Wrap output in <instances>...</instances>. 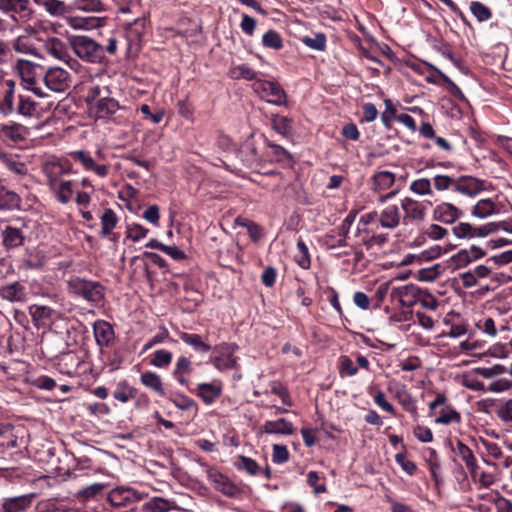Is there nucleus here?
I'll return each mask as SVG.
<instances>
[{"label":"nucleus","instance_id":"1","mask_svg":"<svg viewBox=\"0 0 512 512\" xmlns=\"http://www.w3.org/2000/svg\"><path fill=\"white\" fill-rule=\"evenodd\" d=\"M110 94L108 86L91 84L87 87L85 102L91 117L109 119L121 108L119 102Z\"/></svg>","mask_w":512,"mask_h":512},{"label":"nucleus","instance_id":"2","mask_svg":"<svg viewBox=\"0 0 512 512\" xmlns=\"http://www.w3.org/2000/svg\"><path fill=\"white\" fill-rule=\"evenodd\" d=\"M67 289L69 294L95 304L100 303L105 296V288L101 283L79 276L69 278Z\"/></svg>","mask_w":512,"mask_h":512},{"label":"nucleus","instance_id":"3","mask_svg":"<svg viewBox=\"0 0 512 512\" xmlns=\"http://www.w3.org/2000/svg\"><path fill=\"white\" fill-rule=\"evenodd\" d=\"M75 54L84 61L98 63L104 58V48L87 36H74L70 41Z\"/></svg>","mask_w":512,"mask_h":512},{"label":"nucleus","instance_id":"4","mask_svg":"<svg viewBox=\"0 0 512 512\" xmlns=\"http://www.w3.org/2000/svg\"><path fill=\"white\" fill-rule=\"evenodd\" d=\"M14 69L26 90L33 92L40 98L47 96L43 89L37 86V65L34 62L26 59H18Z\"/></svg>","mask_w":512,"mask_h":512},{"label":"nucleus","instance_id":"5","mask_svg":"<svg viewBox=\"0 0 512 512\" xmlns=\"http://www.w3.org/2000/svg\"><path fill=\"white\" fill-rule=\"evenodd\" d=\"M41 32L34 29L26 30L25 34L19 35L12 42V47L17 53L33 56L43 60L44 53L40 49Z\"/></svg>","mask_w":512,"mask_h":512},{"label":"nucleus","instance_id":"6","mask_svg":"<svg viewBox=\"0 0 512 512\" xmlns=\"http://www.w3.org/2000/svg\"><path fill=\"white\" fill-rule=\"evenodd\" d=\"M431 206V201H419L408 196L402 198L400 200V207L403 211V223L408 225L423 222Z\"/></svg>","mask_w":512,"mask_h":512},{"label":"nucleus","instance_id":"7","mask_svg":"<svg viewBox=\"0 0 512 512\" xmlns=\"http://www.w3.org/2000/svg\"><path fill=\"white\" fill-rule=\"evenodd\" d=\"M439 406H442V408L439 411V415L435 418V423L442 425L461 423V414L448 403V398L444 393H438L434 400L428 404L430 413L435 411Z\"/></svg>","mask_w":512,"mask_h":512},{"label":"nucleus","instance_id":"8","mask_svg":"<svg viewBox=\"0 0 512 512\" xmlns=\"http://www.w3.org/2000/svg\"><path fill=\"white\" fill-rule=\"evenodd\" d=\"M253 90L268 103L282 106L286 104V93L280 85L273 81L256 80Z\"/></svg>","mask_w":512,"mask_h":512},{"label":"nucleus","instance_id":"9","mask_svg":"<svg viewBox=\"0 0 512 512\" xmlns=\"http://www.w3.org/2000/svg\"><path fill=\"white\" fill-rule=\"evenodd\" d=\"M40 49L44 58L50 56L55 60L66 62L70 58L68 47L65 42L56 36L41 33Z\"/></svg>","mask_w":512,"mask_h":512},{"label":"nucleus","instance_id":"10","mask_svg":"<svg viewBox=\"0 0 512 512\" xmlns=\"http://www.w3.org/2000/svg\"><path fill=\"white\" fill-rule=\"evenodd\" d=\"M146 495L132 487L118 486L113 488L107 495V501L114 507H127L140 500Z\"/></svg>","mask_w":512,"mask_h":512},{"label":"nucleus","instance_id":"11","mask_svg":"<svg viewBox=\"0 0 512 512\" xmlns=\"http://www.w3.org/2000/svg\"><path fill=\"white\" fill-rule=\"evenodd\" d=\"M43 82L49 90L56 93H63L70 86L71 75L66 69L51 67L45 72Z\"/></svg>","mask_w":512,"mask_h":512},{"label":"nucleus","instance_id":"12","mask_svg":"<svg viewBox=\"0 0 512 512\" xmlns=\"http://www.w3.org/2000/svg\"><path fill=\"white\" fill-rule=\"evenodd\" d=\"M238 349L235 343H221L215 347L218 355L212 358L214 367L219 371H227L237 367V358L234 353Z\"/></svg>","mask_w":512,"mask_h":512},{"label":"nucleus","instance_id":"13","mask_svg":"<svg viewBox=\"0 0 512 512\" xmlns=\"http://www.w3.org/2000/svg\"><path fill=\"white\" fill-rule=\"evenodd\" d=\"M387 390L397 399L402 408L412 417H418L416 400L404 384L396 381L389 382Z\"/></svg>","mask_w":512,"mask_h":512},{"label":"nucleus","instance_id":"14","mask_svg":"<svg viewBox=\"0 0 512 512\" xmlns=\"http://www.w3.org/2000/svg\"><path fill=\"white\" fill-rule=\"evenodd\" d=\"M206 474L215 489L225 496L234 498L240 495L241 489L216 468L206 466Z\"/></svg>","mask_w":512,"mask_h":512},{"label":"nucleus","instance_id":"15","mask_svg":"<svg viewBox=\"0 0 512 512\" xmlns=\"http://www.w3.org/2000/svg\"><path fill=\"white\" fill-rule=\"evenodd\" d=\"M69 156L79 164H81L84 171L93 172L98 177L104 178L109 173V166L107 164L98 163L89 151L75 150L69 153Z\"/></svg>","mask_w":512,"mask_h":512},{"label":"nucleus","instance_id":"16","mask_svg":"<svg viewBox=\"0 0 512 512\" xmlns=\"http://www.w3.org/2000/svg\"><path fill=\"white\" fill-rule=\"evenodd\" d=\"M486 190V181L471 175L456 177L454 192L473 198Z\"/></svg>","mask_w":512,"mask_h":512},{"label":"nucleus","instance_id":"17","mask_svg":"<svg viewBox=\"0 0 512 512\" xmlns=\"http://www.w3.org/2000/svg\"><path fill=\"white\" fill-rule=\"evenodd\" d=\"M16 84L13 80H5L0 90V114L10 116L17 109Z\"/></svg>","mask_w":512,"mask_h":512},{"label":"nucleus","instance_id":"18","mask_svg":"<svg viewBox=\"0 0 512 512\" xmlns=\"http://www.w3.org/2000/svg\"><path fill=\"white\" fill-rule=\"evenodd\" d=\"M93 334L101 353L105 348H110L115 341L114 328L105 320H97L93 323Z\"/></svg>","mask_w":512,"mask_h":512},{"label":"nucleus","instance_id":"19","mask_svg":"<svg viewBox=\"0 0 512 512\" xmlns=\"http://www.w3.org/2000/svg\"><path fill=\"white\" fill-rule=\"evenodd\" d=\"M34 493L3 497L0 500V512H27L35 499Z\"/></svg>","mask_w":512,"mask_h":512},{"label":"nucleus","instance_id":"20","mask_svg":"<svg viewBox=\"0 0 512 512\" xmlns=\"http://www.w3.org/2000/svg\"><path fill=\"white\" fill-rule=\"evenodd\" d=\"M493 227L494 225L489 223L476 227L467 222H460L452 228V231L457 238L472 239L488 236Z\"/></svg>","mask_w":512,"mask_h":512},{"label":"nucleus","instance_id":"21","mask_svg":"<svg viewBox=\"0 0 512 512\" xmlns=\"http://www.w3.org/2000/svg\"><path fill=\"white\" fill-rule=\"evenodd\" d=\"M43 172L47 178V185H50L62 181L64 175L72 173V167L69 161L53 160L45 163Z\"/></svg>","mask_w":512,"mask_h":512},{"label":"nucleus","instance_id":"22","mask_svg":"<svg viewBox=\"0 0 512 512\" xmlns=\"http://www.w3.org/2000/svg\"><path fill=\"white\" fill-rule=\"evenodd\" d=\"M419 287L415 284H406L393 287L390 292L392 300L398 301L402 307H412L417 304Z\"/></svg>","mask_w":512,"mask_h":512},{"label":"nucleus","instance_id":"23","mask_svg":"<svg viewBox=\"0 0 512 512\" xmlns=\"http://www.w3.org/2000/svg\"><path fill=\"white\" fill-rule=\"evenodd\" d=\"M15 114L24 118H40L43 108L31 96L18 94Z\"/></svg>","mask_w":512,"mask_h":512},{"label":"nucleus","instance_id":"24","mask_svg":"<svg viewBox=\"0 0 512 512\" xmlns=\"http://www.w3.org/2000/svg\"><path fill=\"white\" fill-rule=\"evenodd\" d=\"M463 214L461 209L449 202H442L433 209V219L444 224H453Z\"/></svg>","mask_w":512,"mask_h":512},{"label":"nucleus","instance_id":"25","mask_svg":"<svg viewBox=\"0 0 512 512\" xmlns=\"http://www.w3.org/2000/svg\"><path fill=\"white\" fill-rule=\"evenodd\" d=\"M25 238L23 229L12 225L5 226L1 231V243L7 251L23 246Z\"/></svg>","mask_w":512,"mask_h":512},{"label":"nucleus","instance_id":"26","mask_svg":"<svg viewBox=\"0 0 512 512\" xmlns=\"http://www.w3.org/2000/svg\"><path fill=\"white\" fill-rule=\"evenodd\" d=\"M484 255V251L476 246H472L470 249H462L450 258V266L454 269H461Z\"/></svg>","mask_w":512,"mask_h":512},{"label":"nucleus","instance_id":"27","mask_svg":"<svg viewBox=\"0 0 512 512\" xmlns=\"http://www.w3.org/2000/svg\"><path fill=\"white\" fill-rule=\"evenodd\" d=\"M492 271L487 265H478L459 274L463 287L471 288L480 284L483 279L490 277Z\"/></svg>","mask_w":512,"mask_h":512},{"label":"nucleus","instance_id":"28","mask_svg":"<svg viewBox=\"0 0 512 512\" xmlns=\"http://www.w3.org/2000/svg\"><path fill=\"white\" fill-rule=\"evenodd\" d=\"M106 20V17L70 16L67 17L66 22L69 27L75 30H92L103 27Z\"/></svg>","mask_w":512,"mask_h":512},{"label":"nucleus","instance_id":"29","mask_svg":"<svg viewBox=\"0 0 512 512\" xmlns=\"http://www.w3.org/2000/svg\"><path fill=\"white\" fill-rule=\"evenodd\" d=\"M401 221H403V216L399 207L395 204L386 206L379 214V224L384 229L394 230L400 225Z\"/></svg>","mask_w":512,"mask_h":512},{"label":"nucleus","instance_id":"30","mask_svg":"<svg viewBox=\"0 0 512 512\" xmlns=\"http://www.w3.org/2000/svg\"><path fill=\"white\" fill-rule=\"evenodd\" d=\"M370 182V189L374 193L380 194L394 186L396 175L387 170L378 171L372 175Z\"/></svg>","mask_w":512,"mask_h":512},{"label":"nucleus","instance_id":"31","mask_svg":"<svg viewBox=\"0 0 512 512\" xmlns=\"http://www.w3.org/2000/svg\"><path fill=\"white\" fill-rule=\"evenodd\" d=\"M455 451L460 459L464 462L467 470L471 475V478L476 480L479 465L472 449L462 441H457Z\"/></svg>","mask_w":512,"mask_h":512},{"label":"nucleus","instance_id":"32","mask_svg":"<svg viewBox=\"0 0 512 512\" xmlns=\"http://www.w3.org/2000/svg\"><path fill=\"white\" fill-rule=\"evenodd\" d=\"M195 393L202 401L210 405L214 403L222 394V386L216 382L198 384Z\"/></svg>","mask_w":512,"mask_h":512},{"label":"nucleus","instance_id":"33","mask_svg":"<svg viewBox=\"0 0 512 512\" xmlns=\"http://www.w3.org/2000/svg\"><path fill=\"white\" fill-rule=\"evenodd\" d=\"M192 370V362L190 359L186 356H179L172 370V376L179 385L188 387L189 381L187 379V375H189Z\"/></svg>","mask_w":512,"mask_h":512},{"label":"nucleus","instance_id":"34","mask_svg":"<svg viewBox=\"0 0 512 512\" xmlns=\"http://www.w3.org/2000/svg\"><path fill=\"white\" fill-rule=\"evenodd\" d=\"M347 228H336L326 233L321 240L326 249H335L347 245Z\"/></svg>","mask_w":512,"mask_h":512},{"label":"nucleus","instance_id":"35","mask_svg":"<svg viewBox=\"0 0 512 512\" xmlns=\"http://www.w3.org/2000/svg\"><path fill=\"white\" fill-rule=\"evenodd\" d=\"M21 206V197L6 186L0 184V211H12Z\"/></svg>","mask_w":512,"mask_h":512},{"label":"nucleus","instance_id":"36","mask_svg":"<svg viewBox=\"0 0 512 512\" xmlns=\"http://www.w3.org/2000/svg\"><path fill=\"white\" fill-rule=\"evenodd\" d=\"M1 135L12 142H20L27 138L29 130L20 123H9L1 127Z\"/></svg>","mask_w":512,"mask_h":512},{"label":"nucleus","instance_id":"37","mask_svg":"<svg viewBox=\"0 0 512 512\" xmlns=\"http://www.w3.org/2000/svg\"><path fill=\"white\" fill-rule=\"evenodd\" d=\"M48 187L59 203L68 204L71 201L73 196L71 180L58 181L55 184L48 185Z\"/></svg>","mask_w":512,"mask_h":512},{"label":"nucleus","instance_id":"38","mask_svg":"<svg viewBox=\"0 0 512 512\" xmlns=\"http://www.w3.org/2000/svg\"><path fill=\"white\" fill-rule=\"evenodd\" d=\"M264 433L291 435L294 432L293 424L285 418L266 421L262 427Z\"/></svg>","mask_w":512,"mask_h":512},{"label":"nucleus","instance_id":"39","mask_svg":"<svg viewBox=\"0 0 512 512\" xmlns=\"http://www.w3.org/2000/svg\"><path fill=\"white\" fill-rule=\"evenodd\" d=\"M0 296L9 302H23L26 298L25 288L19 282H13L0 289Z\"/></svg>","mask_w":512,"mask_h":512},{"label":"nucleus","instance_id":"40","mask_svg":"<svg viewBox=\"0 0 512 512\" xmlns=\"http://www.w3.org/2000/svg\"><path fill=\"white\" fill-rule=\"evenodd\" d=\"M138 390L131 386L127 380L119 381L113 391V397L121 402L127 403L136 398Z\"/></svg>","mask_w":512,"mask_h":512},{"label":"nucleus","instance_id":"41","mask_svg":"<svg viewBox=\"0 0 512 512\" xmlns=\"http://www.w3.org/2000/svg\"><path fill=\"white\" fill-rule=\"evenodd\" d=\"M141 383L152 390L154 393L163 396L165 395V389L161 377L152 371L143 372L140 376Z\"/></svg>","mask_w":512,"mask_h":512},{"label":"nucleus","instance_id":"42","mask_svg":"<svg viewBox=\"0 0 512 512\" xmlns=\"http://www.w3.org/2000/svg\"><path fill=\"white\" fill-rule=\"evenodd\" d=\"M174 509L175 502L162 497H153L143 505L145 512H169Z\"/></svg>","mask_w":512,"mask_h":512},{"label":"nucleus","instance_id":"43","mask_svg":"<svg viewBox=\"0 0 512 512\" xmlns=\"http://www.w3.org/2000/svg\"><path fill=\"white\" fill-rule=\"evenodd\" d=\"M496 212V204L495 202L490 198L480 199L471 210V215L479 218L484 219L491 215H493Z\"/></svg>","mask_w":512,"mask_h":512},{"label":"nucleus","instance_id":"44","mask_svg":"<svg viewBox=\"0 0 512 512\" xmlns=\"http://www.w3.org/2000/svg\"><path fill=\"white\" fill-rule=\"evenodd\" d=\"M426 463L429 467V471L436 485L442 483V477L440 474L441 463L438 457V454L435 449L427 448L426 449Z\"/></svg>","mask_w":512,"mask_h":512},{"label":"nucleus","instance_id":"45","mask_svg":"<svg viewBox=\"0 0 512 512\" xmlns=\"http://www.w3.org/2000/svg\"><path fill=\"white\" fill-rule=\"evenodd\" d=\"M179 337L185 344L191 346L196 352L207 353L211 350V346L204 342L199 334L180 332Z\"/></svg>","mask_w":512,"mask_h":512},{"label":"nucleus","instance_id":"46","mask_svg":"<svg viewBox=\"0 0 512 512\" xmlns=\"http://www.w3.org/2000/svg\"><path fill=\"white\" fill-rule=\"evenodd\" d=\"M494 414L504 425H512V398L498 401L494 405Z\"/></svg>","mask_w":512,"mask_h":512},{"label":"nucleus","instance_id":"47","mask_svg":"<svg viewBox=\"0 0 512 512\" xmlns=\"http://www.w3.org/2000/svg\"><path fill=\"white\" fill-rule=\"evenodd\" d=\"M273 130L284 138L292 136V119L286 116L273 115L271 118Z\"/></svg>","mask_w":512,"mask_h":512},{"label":"nucleus","instance_id":"48","mask_svg":"<svg viewBox=\"0 0 512 512\" xmlns=\"http://www.w3.org/2000/svg\"><path fill=\"white\" fill-rule=\"evenodd\" d=\"M264 142L268 148L271 149V160L276 162H285L292 159L291 154L282 146L274 143L268 138H264Z\"/></svg>","mask_w":512,"mask_h":512},{"label":"nucleus","instance_id":"49","mask_svg":"<svg viewBox=\"0 0 512 512\" xmlns=\"http://www.w3.org/2000/svg\"><path fill=\"white\" fill-rule=\"evenodd\" d=\"M455 182H456V177H452V176L444 175V174H436L432 178L433 186L438 192H443V191H448V190L454 192Z\"/></svg>","mask_w":512,"mask_h":512},{"label":"nucleus","instance_id":"50","mask_svg":"<svg viewBox=\"0 0 512 512\" xmlns=\"http://www.w3.org/2000/svg\"><path fill=\"white\" fill-rule=\"evenodd\" d=\"M294 260L303 269H309L311 266L309 250L302 239L297 241V253L294 256Z\"/></svg>","mask_w":512,"mask_h":512},{"label":"nucleus","instance_id":"51","mask_svg":"<svg viewBox=\"0 0 512 512\" xmlns=\"http://www.w3.org/2000/svg\"><path fill=\"white\" fill-rule=\"evenodd\" d=\"M73 9L83 12L98 13L105 10L101 0H76Z\"/></svg>","mask_w":512,"mask_h":512},{"label":"nucleus","instance_id":"52","mask_svg":"<svg viewBox=\"0 0 512 512\" xmlns=\"http://www.w3.org/2000/svg\"><path fill=\"white\" fill-rule=\"evenodd\" d=\"M476 327L481 332L487 334L488 336L494 338L497 336L498 330H505L506 327L504 325H501L500 328L496 326V323L494 319L491 317H484L482 319H479L476 322Z\"/></svg>","mask_w":512,"mask_h":512},{"label":"nucleus","instance_id":"53","mask_svg":"<svg viewBox=\"0 0 512 512\" xmlns=\"http://www.w3.org/2000/svg\"><path fill=\"white\" fill-rule=\"evenodd\" d=\"M118 222L116 213L108 208L105 209L101 216V233L104 236H107L111 233V231L116 227Z\"/></svg>","mask_w":512,"mask_h":512},{"label":"nucleus","instance_id":"54","mask_svg":"<svg viewBox=\"0 0 512 512\" xmlns=\"http://www.w3.org/2000/svg\"><path fill=\"white\" fill-rule=\"evenodd\" d=\"M410 191L418 196H426L432 194V180L428 178H418L411 182Z\"/></svg>","mask_w":512,"mask_h":512},{"label":"nucleus","instance_id":"55","mask_svg":"<svg viewBox=\"0 0 512 512\" xmlns=\"http://www.w3.org/2000/svg\"><path fill=\"white\" fill-rule=\"evenodd\" d=\"M172 359V352L165 349H158L154 352L150 364L157 368H166L171 364Z\"/></svg>","mask_w":512,"mask_h":512},{"label":"nucleus","instance_id":"56","mask_svg":"<svg viewBox=\"0 0 512 512\" xmlns=\"http://www.w3.org/2000/svg\"><path fill=\"white\" fill-rule=\"evenodd\" d=\"M470 11L479 22L488 21L492 17L490 8L479 1L470 3Z\"/></svg>","mask_w":512,"mask_h":512},{"label":"nucleus","instance_id":"57","mask_svg":"<svg viewBox=\"0 0 512 512\" xmlns=\"http://www.w3.org/2000/svg\"><path fill=\"white\" fill-rule=\"evenodd\" d=\"M42 5L51 16H63L69 11L65 3L61 0H45Z\"/></svg>","mask_w":512,"mask_h":512},{"label":"nucleus","instance_id":"58","mask_svg":"<svg viewBox=\"0 0 512 512\" xmlns=\"http://www.w3.org/2000/svg\"><path fill=\"white\" fill-rule=\"evenodd\" d=\"M417 303L429 310H436L438 307V300L427 289L420 287L417 294Z\"/></svg>","mask_w":512,"mask_h":512},{"label":"nucleus","instance_id":"59","mask_svg":"<svg viewBox=\"0 0 512 512\" xmlns=\"http://www.w3.org/2000/svg\"><path fill=\"white\" fill-rule=\"evenodd\" d=\"M53 310L48 306L34 305L30 307V314L32 320L36 325L43 323L49 319L52 315Z\"/></svg>","mask_w":512,"mask_h":512},{"label":"nucleus","instance_id":"60","mask_svg":"<svg viewBox=\"0 0 512 512\" xmlns=\"http://www.w3.org/2000/svg\"><path fill=\"white\" fill-rule=\"evenodd\" d=\"M301 41L307 47L316 51H324L326 48V36L323 33H317L312 37L305 36Z\"/></svg>","mask_w":512,"mask_h":512},{"label":"nucleus","instance_id":"61","mask_svg":"<svg viewBox=\"0 0 512 512\" xmlns=\"http://www.w3.org/2000/svg\"><path fill=\"white\" fill-rule=\"evenodd\" d=\"M230 76L234 79L254 80L256 73L248 65L241 64L230 69Z\"/></svg>","mask_w":512,"mask_h":512},{"label":"nucleus","instance_id":"62","mask_svg":"<svg viewBox=\"0 0 512 512\" xmlns=\"http://www.w3.org/2000/svg\"><path fill=\"white\" fill-rule=\"evenodd\" d=\"M262 44L267 48L278 50L282 48L283 41L278 32L269 30L263 35Z\"/></svg>","mask_w":512,"mask_h":512},{"label":"nucleus","instance_id":"63","mask_svg":"<svg viewBox=\"0 0 512 512\" xmlns=\"http://www.w3.org/2000/svg\"><path fill=\"white\" fill-rule=\"evenodd\" d=\"M170 339V334L165 326H160L157 333L150 338L143 346V351H148L157 344L163 343Z\"/></svg>","mask_w":512,"mask_h":512},{"label":"nucleus","instance_id":"64","mask_svg":"<svg viewBox=\"0 0 512 512\" xmlns=\"http://www.w3.org/2000/svg\"><path fill=\"white\" fill-rule=\"evenodd\" d=\"M236 466L238 469L246 471L249 475H256L259 470V465L255 460L243 455L238 456Z\"/></svg>","mask_w":512,"mask_h":512}]
</instances>
